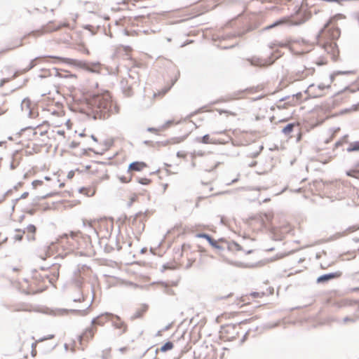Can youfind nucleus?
<instances>
[{"mask_svg": "<svg viewBox=\"0 0 359 359\" xmlns=\"http://www.w3.org/2000/svg\"><path fill=\"white\" fill-rule=\"evenodd\" d=\"M20 198H15V199H13L12 201V203H13V206H12V210L14 211V209H15V206L16 205V203L20 201Z\"/></svg>", "mask_w": 359, "mask_h": 359, "instance_id": "56", "label": "nucleus"}, {"mask_svg": "<svg viewBox=\"0 0 359 359\" xmlns=\"http://www.w3.org/2000/svg\"><path fill=\"white\" fill-rule=\"evenodd\" d=\"M187 248H189V245H187V244H185L184 243L182 245V250L180 253V257H182L183 256V251Z\"/></svg>", "mask_w": 359, "mask_h": 359, "instance_id": "52", "label": "nucleus"}, {"mask_svg": "<svg viewBox=\"0 0 359 359\" xmlns=\"http://www.w3.org/2000/svg\"><path fill=\"white\" fill-rule=\"evenodd\" d=\"M173 122L174 121L172 120H168L162 126V128H166L169 127L170 125H172L173 123Z\"/></svg>", "mask_w": 359, "mask_h": 359, "instance_id": "49", "label": "nucleus"}, {"mask_svg": "<svg viewBox=\"0 0 359 359\" xmlns=\"http://www.w3.org/2000/svg\"><path fill=\"white\" fill-rule=\"evenodd\" d=\"M114 250V248L111 245L106 244V245L104 246V251L107 253L112 252Z\"/></svg>", "mask_w": 359, "mask_h": 359, "instance_id": "40", "label": "nucleus"}, {"mask_svg": "<svg viewBox=\"0 0 359 359\" xmlns=\"http://www.w3.org/2000/svg\"><path fill=\"white\" fill-rule=\"evenodd\" d=\"M248 332H245V334L243 336L242 339H241V343H243V342L246 340V339H247V337H248Z\"/></svg>", "mask_w": 359, "mask_h": 359, "instance_id": "64", "label": "nucleus"}, {"mask_svg": "<svg viewBox=\"0 0 359 359\" xmlns=\"http://www.w3.org/2000/svg\"><path fill=\"white\" fill-rule=\"evenodd\" d=\"M42 125H43V124H39V125H37V126H27V127H25V128H22V129L21 130V131H25V130H29V129H30V130H34V129H36V128H40Z\"/></svg>", "mask_w": 359, "mask_h": 359, "instance_id": "45", "label": "nucleus"}, {"mask_svg": "<svg viewBox=\"0 0 359 359\" xmlns=\"http://www.w3.org/2000/svg\"><path fill=\"white\" fill-rule=\"evenodd\" d=\"M75 171L74 170H70L67 174V178L68 179H72L74 176Z\"/></svg>", "mask_w": 359, "mask_h": 359, "instance_id": "55", "label": "nucleus"}, {"mask_svg": "<svg viewBox=\"0 0 359 359\" xmlns=\"http://www.w3.org/2000/svg\"><path fill=\"white\" fill-rule=\"evenodd\" d=\"M297 126V123H289L285 126H284L281 130L282 133H283L286 136H289L291 133L293 131L294 127Z\"/></svg>", "mask_w": 359, "mask_h": 359, "instance_id": "16", "label": "nucleus"}, {"mask_svg": "<svg viewBox=\"0 0 359 359\" xmlns=\"http://www.w3.org/2000/svg\"><path fill=\"white\" fill-rule=\"evenodd\" d=\"M286 46H287L286 43H285L283 42H280V41H275V42L270 43L269 44V47L271 50L274 49L276 47L285 48Z\"/></svg>", "mask_w": 359, "mask_h": 359, "instance_id": "27", "label": "nucleus"}, {"mask_svg": "<svg viewBox=\"0 0 359 359\" xmlns=\"http://www.w3.org/2000/svg\"><path fill=\"white\" fill-rule=\"evenodd\" d=\"M147 167V164L143 161H133L128 165L127 172H130L131 171L140 172L144 168Z\"/></svg>", "mask_w": 359, "mask_h": 359, "instance_id": "8", "label": "nucleus"}, {"mask_svg": "<svg viewBox=\"0 0 359 359\" xmlns=\"http://www.w3.org/2000/svg\"><path fill=\"white\" fill-rule=\"evenodd\" d=\"M83 301H85V297L83 294H81L80 297L73 299V302H82Z\"/></svg>", "mask_w": 359, "mask_h": 359, "instance_id": "46", "label": "nucleus"}, {"mask_svg": "<svg viewBox=\"0 0 359 359\" xmlns=\"http://www.w3.org/2000/svg\"><path fill=\"white\" fill-rule=\"evenodd\" d=\"M342 275L341 271H335L331 272L328 273H324L318 276L316 279V283L318 284H324L332 279H335L339 278Z\"/></svg>", "mask_w": 359, "mask_h": 359, "instance_id": "5", "label": "nucleus"}, {"mask_svg": "<svg viewBox=\"0 0 359 359\" xmlns=\"http://www.w3.org/2000/svg\"><path fill=\"white\" fill-rule=\"evenodd\" d=\"M16 232H21V233L16 234L14 236V239L18 241H21L23 238V235L25 233V230H21L20 229H16L15 230Z\"/></svg>", "mask_w": 359, "mask_h": 359, "instance_id": "30", "label": "nucleus"}, {"mask_svg": "<svg viewBox=\"0 0 359 359\" xmlns=\"http://www.w3.org/2000/svg\"><path fill=\"white\" fill-rule=\"evenodd\" d=\"M53 195H54V193L50 192V193L46 194L43 195V196H37L34 197L32 199V204L33 205H36L40 201L44 200L46 198H49V197L53 196Z\"/></svg>", "mask_w": 359, "mask_h": 359, "instance_id": "20", "label": "nucleus"}, {"mask_svg": "<svg viewBox=\"0 0 359 359\" xmlns=\"http://www.w3.org/2000/svg\"><path fill=\"white\" fill-rule=\"evenodd\" d=\"M88 111L85 114L94 120L107 119L111 114L119 113V107L112 108V100L107 90L102 93H92L85 98Z\"/></svg>", "mask_w": 359, "mask_h": 359, "instance_id": "1", "label": "nucleus"}, {"mask_svg": "<svg viewBox=\"0 0 359 359\" xmlns=\"http://www.w3.org/2000/svg\"><path fill=\"white\" fill-rule=\"evenodd\" d=\"M196 141L197 142L203 143V144L214 143V142L210 140V135L208 134H205L202 137H197L196 138Z\"/></svg>", "mask_w": 359, "mask_h": 359, "instance_id": "22", "label": "nucleus"}, {"mask_svg": "<svg viewBox=\"0 0 359 359\" xmlns=\"http://www.w3.org/2000/svg\"><path fill=\"white\" fill-rule=\"evenodd\" d=\"M94 334V330L92 327L86 328L85 332L79 336V340L81 341L83 339L86 338L88 340L92 339Z\"/></svg>", "mask_w": 359, "mask_h": 359, "instance_id": "17", "label": "nucleus"}, {"mask_svg": "<svg viewBox=\"0 0 359 359\" xmlns=\"http://www.w3.org/2000/svg\"><path fill=\"white\" fill-rule=\"evenodd\" d=\"M118 179L122 183H128L131 181L132 176H130L128 179L125 176H120L118 177Z\"/></svg>", "mask_w": 359, "mask_h": 359, "instance_id": "38", "label": "nucleus"}, {"mask_svg": "<svg viewBox=\"0 0 359 359\" xmlns=\"http://www.w3.org/2000/svg\"><path fill=\"white\" fill-rule=\"evenodd\" d=\"M244 91H245V90H239V91H238V92H236V93H233V96H231V97H230V99H231V100L234 99L236 95H240V94L243 93Z\"/></svg>", "mask_w": 359, "mask_h": 359, "instance_id": "59", "label": "nucleus"}, {"mask_svg": "<svg viewBox=\"0 0 359 359\" xmlns=\"http://www.w3.org/2000/svg\"><path fill=\"white\" fill-rule=\"evenodd\" d=\"M195 262V259H188V263L187 264V265L185 266V269H190L192 265H193V263Z\"/></svg>", "mask_w": 359, "mask_h": 359, "instance_id": "48", "label": "nucleus"}, {"mask_svg": "<svg viewBox=\"0 0 359 359\" xmlns=\"http://www.w3.org/2000/svg\"><path fill=\"white\" fill-rule=\"evenodd\" d=\"M285 21V18H280L277 20H276L275 22H273L272 24H271L270 25L267 26L265 29H270L271 28H273L275 27H277V26H279L280 25H283Z\"/></svg>", "mask_w": 359, "mask_h": 359, "instance_id": "25", "label": "nucleus"}, {"mask_svg": "<svg viewBox=\"0 0 359 359\" xmlns=\"http://www.w3.org/2000/svg\"><path fill=\"white\" fill-rule=\"evenodd\" d=\"M80 144L79 142H75V141H72L69 145V148L71 149H75L77 147H79V145Z\"/></svg>", "mask_w": 359, "mask_h": 359, "instance_id": "50", "label": "nucleus"}, {"mask_svg": "<svg viewBox=\"0 0 359 359\" xmlns=\"http://www.w3.org/2000/svg\"><path fill=\"white\" fill-rule=\"evenodd\" d=\"M151 180L146 177H138L137 182L142 185H148Z\"/></svg>", "mask_w": 359, "mask_h": 359, "instance_id": "31", "label": "nucleus"}, {"mask_svg": "<svg viewBox=\"0 0 359 359\" xmlns=\"http://www.w3.org/2000/svg\"><path fill=\"white\" fill-rule=\"evenodd\" d=\"M93 28V27L91 25H86L84 26V29L88 31L91 32V29Z\"/></svg>", "mask_w": 359, "mask_h": 359, "instance_id": "62", "label": "nucleus"}, {"mask_svg": "<svg viewBox=\"0 0 359 359\" xmlns=\"http://www.w3.org/2000/svg\"><path fill=\"white\" fill-rule=\"evenodd\" d=\"M358 110H359V102L357 103V104H353L349 108H345V109H343L340 110L337 114V115H344V114H348V113H351V112H353V111H357Z\"/></svg>", "mask_w": 359, "mask_h": 359, "instance_id": "15", "label": "nucleus"}, {"mask_svg": "<svg viewBox=\"0 0 359 359\" xmlns=\"http://www.w3.org/2000/svg\"><path fill=\"white\" fill-rule=\"evenodd\" d=\"M92 292H93V298H92L91 302L86 309H69H69H62V312H65V313L71 312L72 313L83 316H86L88 314V310L90 307L92 302L93 301V299H94V289L93 288H92Z\"/></svg>", "mask_w": 359, "mask_h": 359, "instance_id": "10", "label": "nucleus"}, {"mask_svg": "<svg viewBox=\"0 0 359 359\" xmlns=\"http://www.w3.org/2000/svg\"><path fill=\"white\" fill-rule=\"evenodd\" d=\"M46 257H50L51 255V253L50 252V248L49 247H46Z\"/></svg>", "mask_w": 359, "mask_h": 359, "instance_id": "61", "label": "nucleus"}, {"mask_svg": "<svg viewBox=\"0 0 359 359\" xmlns=\"http://www.w3.org/2000/svg\"><path fill=\"white\" fill-rule=\"evenodd\" d=\"M326 50L328 53H332V58L334 61H337L339 57V50L338 46L336 43H333L330 44L328 47H327Z\"/></svg>", "mask_w": 359, "mask_h": 359, "instance_id": "12", "label": "nucleus"}, {"mask_svg": "<svg viewBox=\"0 0 359 359\" xmlns=\"http://www.w3.org/2000/svg\"><path fill=\"white\" fill-rule=\"evenodd\" d=\"M33 278H34L36 280H39L40 281H43L45 278H48L49 283L53 284L55 280L58 278L59 276V270L58 266H57V271L53 272V278H50L48 274L45 275L44 276H42L41 275L38 273V271L36 269H34L32 271Z\"/></svg>", "mask_w": 359, "mask_h": 359, "instance_id": "6", "label": "nucleus"}, {"mask_svg": "<svg viewBox=\"0 0 359 359\" xmlns=\"http://www.w3.org/2000/svg\"><path fill=\"white\" fill-rule=\"evenodd\" d=\"M51 57H55L62 62L74 65L75 67H78L79 68L88 70L91 72H98V69L101 67V64L99 62H88L86 60H79L76 59L67 58V57H56V56H50Z\"/></svg>", "mask_w": 359, "mask_h": 359, "instance_id": "2", "label": "nucleus"}, {"mask_svg": "<svg viewBox=\"0 0 359 359\" xmlns=\"http://www.w3.org/2000/svg\"><path fill=\"white\" fill-rule=\"evenodd\" d=\"M302 93L301 92H299V93H296V94H294V95H292V97H297V99H300V98L302 97Z\"/></svg>", "mask_w": 359, "mask_h": 359, "instance_id": "63", "label": "nucleus"}, {"mask_svg": "<svg viewBox=\"0 0 359 359\" xmlns=\"http://www.w3.org/2000/svg\"><path fill=\"white\" fill-rule=\"evenodd\" d=\"M149 306L147 304H142L141 307L137 309V311L130 316V319L134 320L137 318H142L144 313L147 311Z\"/></svg>", "mask_w": 359, "mask_h": 359, "instance_id": "11", "label": "nucleus"}, {"mask_svg": "<svg viewBox=\"0 0 359 359\" xmlns=\"http://www.w3.org/2000/svg\"><path fill=\"white\" fill-rule=\"evenodd\" d=\"M43 184V181L41 180H34L32 182V185L34 188H36L37 186H40Z\"/></svg>", "mask_w": 359, "mask_h": 359, "instance_id": "41", "label": "nucleus"}, {"mask_svg": "<svg viewBox=\"0 0 359 359\" xmlns=\"http://www.w3.org/2000/svg\"><path fill=\"white\" fill-rule=\"evenodd\" d=\"M264 294V292H262V294L258 292H252L250 293V296H252V297L254 298H258V297H262L263 295Z\"/></svg>", "mask_w": 359, "mask_h": 359, "instance_id": "43", "label": "nucleus"}, {"mask_svg": "<svg viewBox=\"0 0 359 359\" xmlns=\"http://www.w3.org/2000/svg\"><path fill=\"white\" fill-rule=\"evenodd\" d=\"M346 151L348 153L359 151V140L350 142Z\"/></svg>", "mask_w": 359, "mask_h": 359, "instance_id": "19", "label": "nucleus"}, {"mask_svg": "<svg viewBox=\"0 0 359 359\" xmlns=\"http://www.w3.org/2000/svg\"><path fill=\"white\" fill-rule=\"evenodd\" d=\"M103 144L105 146L104 151L107 150L111 147H112V145L114 144V140L113 139L106 140L104 141Z\"/></svg>", "mask_w": 359, "mask_h": 359, "instance_id": "32", "label": "nucleus"}, {"mask_svg": "<svg viewBox=\"0 0 359 359\" xmlns=\"http://www.w3.org/2000/svg\"><path fill=\"white\" fill-rule=\"evenodd\" d=\"M50 23H51V22H50L48 25H46L45 26H43L42 29H43V32H53V31H56L60 29V27H51L50 25Z\"/></svg>", "mask_w": 359, "mask_h": 359, "instance_id": "28", "label": "nucleus"}, {"mask_svg": "<svg viewBox=\"0 0 359 359\" xmlns=\"http://www.w3.org/2000/svg\"><path fill=\"white\" fill-rule=\"evenodd\" d=\"M174 344L171 341H167L165 344H163L160 348H156L155 350V354H157L158 351H161L163 353L167 352L168 351H170L173 348Z\"/></svg>", "mask_w": 359, "mask_h": 359, "instance_id": "14", "label": "nucleus"}, {"mask_svg": "<svg viewBox=\"0 0 359 359\" xmlns=\"http://www.w3.org/2000/svg\"><path fill=\"white\" fill-rule=\"evenodd\" d=\"M50 266H53V267H55L57 269V266H58L57 265H55V264H53L50 266H41L40 267V269L42 270V271H46L48 270V269L50 268Z\"/></svg>", "mask_w": 359, "mask_h": 359, "instance_id": "51", "label": "nucleus"}, {"mask_svg": "<svg viewBox=\"0 0 359 359\" xmlns=\"http://www.w3.org/2000/svg\"><path fill=\"white\" fill-rule=\"evenodd\" d=\"M53 71L55 72V76H58V77H60V78H70V77H76V76L74 74H69L68 72H65L64 74L60 73V69H57V68H54L53 69Z\"/></svg>", "mask_w": 359, "mask_h": 359, "instance_id": "21", "label": "nucleus"}, {"mask_svg": "<svg viewBox=\"0 0 359 359\" xmlns=\"http://www.w3.org/2000/svg\"><path fill=\"white\" fill-rule=\"evenodd\" d=\"M27 229L29 233H32L33 234H34L36 231V228L34 224H29L27 227Z\"/></svg>", "mask_w": 359, "mask_h": 359, "instance_id": "36", "label": "nucleus"}, {"mask_svg": "<svg viewBox=\"0 0 359 359\" xmlns=\"http://www.w3.org/2000/svg\"><path fill=\"white\" fill-rule=\"evenodd\" d=\"M163 284L165 285V287H167V291H166V292H167L168 294H171V295L174 294V291H173L172 289L168 288V286H167V284H166L165 283H163Z\"/></svg>", "mask_w": 359, "mask_h": 359, "instance_id": "54", "label": "nucleus"}, {"mask_svg": "<svg viewBox=\"0 0 359 359\" xmlns=\"http://www.w3.org/2000/svg\"><path fill=\"white\" fill-rule=\"evenodd\" d=\"M336 76H337V74H335V72H334L332 74H331L330 76V83H329L331 84L334 81V79Z\"/></svg>", "mask_w": 359, "mask_h": 359, "instance_id": "53", "label": "nucleus"}, {"mask_svg": "<svg viewBox=\"0 0 359 359\" xmlns=\"http://www.w3.org/2000/svg\"><path fill=\"white\" fill-rule=\"evenodd\" d=\"M11 80L10 78H4L0 81V87H3L6 83L9 82Z\"/></svg>", "mask_w": 359, "mask_h": 359, "instance_id": "47", "label": "nucleus"}, {"mask_svg": "<svg viewBox=\"0 0 359 359\" xmlns=\"http://www.w3.org/2000/svg\"><path fill=\"white\" fill-rule=\"evenodd\" d=\"M247 322V320H242L239 322L238 324H226L225 325H223L221 327V329L222 330V332L229 334H238V331H236V327L238 325L243 324Z\"/></svg>", "mask_w": 359, "mask_h": 359, "instance_id": "9", "label": "nucleus"}, {"mask_svg": "<svg viewBox=\"0 0 359 359\" xmlns=\"http://www.w3.org/2000/svg\"><path fill=\"white\" fill-rule=\"evenodd\" d=\"M259 219L260 222L262 223V226L266 227L265 220L271 221L273 219V215L269 213H267V212H264V213H261L259 215Z\"/></svg>", "mask_w": 359, "mask_h": 359, "instance_id": "18", "label": "nucleus"}, {"mask_svg": "<svg viewBox=\"0 0 359 359\" xmlns=\"http://www.w3.org/2000/svg\"><path fill=\"white\" fill-rule=\"evenodd\" d=\"M275 53H271V55L269 57V60H270L268 64L272 65L277 59H278L281 55H279L278 56L274 55Z\"/></svg>", "mask_w": 359, "mask_h": 359, "instance_id": "33", "label": "nucleus"}, {"mask_svg": "<svg viewBox=\"0 0 359 359\" xmlns=\"http://www.w3.org/2000/svg\"><path fill=\"white\" fill-rule=\"evenodd\" d=\"M311 16V15L310 13H307L306 11H304L302 13H300V16H299V14H297L295 18L291 20L290 25L292 26L300 25L308 20Z\"/></svg>", "mask_w": 359, "mask_h": 359, "instance_id": "7", "label": "nucleus"}, {"mask_svg": "<svg viewBox=\"0 0 359 359\" xmlns=\"http://www.w3.org/2000/svg\"><path fill=\"white\" fill-rule=\"evenodd\" d=\"M146 214H147V212H145L144 213H142V212H139L136 213L135 215V217L133 219V224H134L135 223L137 222V218L140 217L142 215L146 216Z\"/></svg>", "mask_w": 359, "mask_h": 359, "instance_id": "39", "label": "nucleus"}, {"mask_svg": "<svg viewBox=\"0 0 359 359\" xmlns=\"http://www.w3.org/2000/svg\"><path fill=\"white\" fill-rule=\"evenodd\" d=\"M28 196H29V192L28 191H25V192L22 193V195L19 198H20V199H25Z\"/></svg>", "mask_w": 359, "mask_h": 359, "instance_id": "57", "label": "nucleus"}, {"mask_svg": "<svg viewBox=\"0 0 359 359\" xmlns=\"http://www.w3.org/2000/svg\"><path fill=\"white\" fill-rule=\"evenodd\" d=\"M147 130L148 132H151V133H154V132H157L158 131V129L156 128H153V127H149L147 128Z\"/></svg>", "mask_w": 359, "mask_h": 359, "instance_id": "58", "label": "nucleus"}, {"mask_svg": "<svg viewBox=\"0 0 359 359\" xmlns=\"http://www.w3.org/2000/svg\"><path fill=\"white\" fill-rule=\"evenodd\" d=\"M219 241H221V242H224V243H226L227 244V248H228L229 250H233V247H234L237 251L243 250L242 246L241 245H239L236 241H232V242L229 243L227 241H226L225 238H219Z\"/></svg>", "mask_w": 359, "mask_h": 359, "instance_id": "13", "label": "nucleus"}, {"mask_svg": "<svg viewBox=\"0 0 359 359\" xmlns=\"http://www.w3.org/2000/svg\"><path fill=\"white\" fill-rule=\"evenodd\" d=\"M330 87H331L330 83H328L327 85H325L324 83H320L318 86V88L320 90L327 89V88H330Z\"/></svg>", "mask_w": 359, "mask_h": 359, "instance_id": "44", "label": "nucleus"}, {"mask_svg": "<svg viewBox=\"0 0 359 359\" xmlns=\"http://www.w3.org/2000/svg\"><path fill=\"white\" fill-rule=\"evenodd\" d=\"M352 73H353L352 71H340V70L335 71V74H337V76H339V75H348V74H351Z\"/></svg>", "mask_w": 359, "mask_h": 359, "instance_id": "37", "label": "nucleus"}, {"mask_svg": "<svg viewBox=\"0 0 359 359\" xmlns=\"http://www.w3.org/2000/svg\"><path fill=\"white\" fill-rule=\"evenodd\" d=\"M344 235H345V233H344V232H343V233H336L335 235H334V236H331V237L329 238V241H332V240H334V239H335V238H340V237H341V236H344Z\"/></svg>", "mask_w": 359, "mask_h": 359, "instance_id": "42", "label": "nucleus"}, {"mask_svg": "<svg viewBox=\"0 0 359 359\" xmlns=\"http://www.w3.org/2000/svg\"><path fill=\"white\" fill-rule=\"evenodd\" d=\"M326 184H328V182H324L323 180H315L313 182V186L316 187L317 189H321L322 187Z\"/></svg>", "mask_w": 359, "mask_h": 359, "instance_id": "29", "label": "nucleus"}, {"mask_svg": "<svg viewBox=\"0 0 359 359\" xmlns=\"http://www.w3.org/2000/svg\"><path fill=\"white\" fill-rule=\"evenodd\" d=\"M22 110L25 108L26 110L31 109V100L28 98H24L20 104Z\"/></svg>", "mask_w": 359, "mask_h": 359, "instance_id": "24", "label": "nucleus"}, {"mask_svg": "<svg viewBox=\"0 0 359 359\" xmlns=\"http://www.w3.org/2000/svg\"><path fill=\"white\" fill-rule=\"evenodd\" d=\"M93 151V152H94V153H95V154H103V152H100H100H97V151H95V150H94L93 149H92V148H88V149H83V150H82V154H83V155H85V156L88 155V153H87V151Z\"/></svg>", "mask_w": 359, "mask_h": 359, "instance_id": "35", "label": "nucleus"}, {"mask_svg": "<svg viewBox=\"0 0 359 359\" xmlns=\"http://www.w3.org/2000/svg\"><path fill=\"white\" fill-rule=\"evenodd\" d=\"M196 237L197 238H201L205 239L208 243L210 244V246H212L213 248L219 250V251H223L224 250V248L219 245V243H222L221 241L215 240L212 236L207 233L201 232L198 233L196 235Z\"/></svg>", "mask_w": 359, "mask_h": 359, "instance_id": "4", "label": "nucleus"}, {"mask_svg": "<svg viewBox=\"0 0 359 359\" xmlns=\"http://www.w3.org/2000/svg\"><path fill=\"white\" fill-rule=\"evenodd\" d=\"M247 60L249 62L250 65L252 66H257L261 67L263 65V63L262 62L261 60L256 57H252L251 58H248Z\"/></svg>", "mask_w": 359, "mask_h": 359, "instance_id": "23", "label": "nucleus"}, {"mask_svg": "<svg viewBox=\"0 0 359 359\" xmlns=\"http://www.w3.org/2000/svg\"><path fill=\"white\" fill-rule=\"evenodd\" d=\"M358 319H359V316L356 317L355 318H351L349 316H346L345 318H343V322L344 323H355Z\"/></svg>", "mask_w": 359, "mask_h": 359, "instance_id": "34", "label": "nucleus"}, {"mask_svg": "<svg viewBox=\"0 0 359 359\" xmlns=\"http://www.w3.org/2000/svg\"><path fill=\"white\" fill-rule=\"evenodd\" d=\"M102 316H106L108 318H114L116 320V321H112V325L116 329H122V332L119 334V335H121L123 333H125L127 331L128 326L125 322L121 320V317L108 312L93 318L91 320V325L96 323L97 325H102L104 322L100 320V318H102Z\"/></svg>", "mask_w": 359, "mask_h": 359, "instance_id": "3", "label": "nucleus"}, {"mask_svg": "<svg viewBox=\"0 0 359 359\" xmlns=\"http://www.w3.org/2000/svg\"><path fill=\"white\" fill-rule=\"evenodd\" d=\"M41 57H36L35 58H34L33 60H32L28 65L27 67H26L25 69H24L22 71V73H25L29 70H31L32 69H33L36 65V60L39 59Z\"/></svg>", "mask_w": 359, "mask_h": 359, "instance_id": "26", "label": "nucleus"}, {"mask_svg": "<svg viewBox=\"0 0 359 359\" xmlns=\"http://www.w3.org/2000/svg\"><path fill=\"white\" fill-rule=\"evenodd\" d=\"M53 337H54V335H53V334H50V335H48V337H43V338H41V339H39V341H43V340L48 339H52V338H53Z\"/></svg>", "mask_w": 359, "mask_h": 359, "instance_id": "60", "label": "nucleus"}]
</instances>
